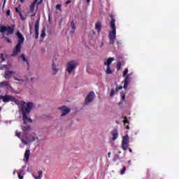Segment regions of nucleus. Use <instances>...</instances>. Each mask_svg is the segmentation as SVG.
<instances>
[{"mask_svg":"<svg viewBox=\"0 0 179 179\" xmlns=\"http://www.w3.org/2000/svg\"><path fill=\"white\" fill-rule=\"evenodd\" d=\"M41 38H44V37H45V29H43L41 31Z\"/></svg>","mask_w":179,"mask_h":179,"instance_id":"nucleus-29","label":"nucleus"},{"mask_svg":"<svg viewBox=\"0 0 179 179\" xmlns=\"http://www.w3.org/2000/svg\"><path fill=\"white\" fill-rule=\"evenodd\" d=\"M6 2V0H4V3H3V5H5V3Z\"/></svg>","mask_w":179,"mask_h":179,"instance_id":"nucleus-47","label":"nucleus"},{"mask_svg":"<svg viewBox=\"0 0 179 179\" xmlns=\"http://www.w3.org/2000/svg\"><path fill=\"white\" fill-rule=\"evenodd\" d=\"M21 133L19 131H16L15 132V136H17V138H20V139H22V138L20 137Z\"/></svg>","mask_w":179,"mask_h":179,"instance_id":"nucleus-32","label":"nucleus"},{"mask_svg":"<svg viewBox=\"0 0 179 179\" xmlns=\"http://www.w3.org/2000/svg\"><path fill=\"white\" fill-rule=\"evenodd\" d=\"M128 146H129V136L126 135L122 137V148L123 150H127V149H128Z\"/></svg>","mask_w":179,"mask_h":179,"instance_id":"nucleus-9","label":"nucleus"},{"mask_svg":"<svg viewBox=\"0 0 179 179\" xmlns=\"http://www.w3.org/2000/svg\"><path fill=\"white\" fill-rule=\"evenodd\" d=\"M115 93H117V91L115 90H111L109 93V97H114V94H115Z\"/></svg>","mask_w":179,"mask_h":179,"instance_id":"nucleus-26","label":"nucleus"},{"mask_svg":"<svg viewBox=\"0 0 179 179\" xmlns=\"http://www.w3.org/2000/svg\"><path fill=\"white\" fill-rule=\"evenodd\" d=\"M117 69H118V71H120V69L121 68V62H117Z\"/></svg>","mask_w":179,"mask_h":179,"instance_id":"nucleus-36","label":"nucleus"},{"mask_svg":"<svg viewBox=\"0 0 179 179\" xmlns=\"http://www.w3.org/2000/svg\"><path fill=\"white\" fill-rule=\"evenodd\" d=\"M1 99H2L4 103H9V101H14L15 104H19V101H17V99H16L15 97L10 95L1 96Z\"/></svg>","mask_w":179,"mask_h":179,"instance_id":"nucleus-8","label":"nucleus"},{"mask_svg":"<svg viewBox=\"0 0 179 179\" xmlns=\"http://www.w3.org/2000/svg\"><path fill=\"white\" fill-rule=\"evenodd\" d=\"M66 5H69V3H71V0H68L67 1H66Z\"/></svg>","mask_w":179,"mask_h":179,"instance_id":"nucleus-40","label":"nucleus"},{"mask_svg":"<svg viewBox=\"0 0 179 179\" xmlns=\"http://www.w3.org/2000/svg\"><path fill=\"white\" fill-rule=\"evenodd\" d=\"M79 65V62L78 60H71L69 61L66 66V72L71 75V73H73L75 72V69L78 68Z\"/></svg>","mask_w":179,"mask_h":179,"instance_id":"nucleus-3","label":"nucleus"},{"mask_svg":"<svg viewBox=\"0 0 179 179\" xmlns=\"http://www.w3.org/2000/svg\"><path fill=\"white\" fill-rule=\"evenodd\" d=\"M36 15V13H34V15H31V16H35Z\"/></svg>","mask_w":179,"mask_h":179,"instance_id":"nucleus-49","label":"nucleus"},{"mask_svg":"<svg viewBox=\"0 0 179 179\" xmlns=\"http://www.w3.org/2000/svg\"><path fill=\"white\" fill-rule=\"evenodd\" d=\"M38 29H39V22L36 21L35 23V38H38Z\"/></svg>","mask_w":179,"mask_h":179,"instance_id":"nucleus-19","label":"nucleus"},{"mask_svg":"<svg viewBox=\"0 0 179 179\" xmlns=\"http://www.w3.org/2000/svg\"><path fill=\"white\" fill-rule=\"evenodd\" d=\"M71 33H75V30L76 27H75V24H73V22L71 23Z\"/></svg>","mask_w":179,"mask_h":179,"instance_id":"nucleus-27","label":"nucleus"},{"mask_svg":"<svg viewBox=\"0 0 179 179\" xmlns=\"http://www.w3.org/2000/svg\"><path fill=\"white\" fill-rule=\"evenodd\" d=\"M20 58L22 59V60L23 61V62H24V64H29V62L27 61V59L26 58V56H24V55H22L20 56Z\"/></svg>","mask_w":179,"mask_h":179,"instance_id":"nucleus-25","label":"nucleus"},{"mask_svg":"<svg viewBox=\"0 0 179 179\" xmlns=\"http://www.w3.org/2000/svg\"><path fill=\"white\" fill-rule=\"evenodd\" d=\"M124 83V89H128V85H129V75L126 76Z\"/></svg>","mask_w":179,"mask_h":179,"instance_id":"nucleus-20","label":"nucleus"},{"mask_svg":"<svg viewBox=\"0 0 179 179\" xmlns=\"http://www.w3.org/2000/svg\"><path fill=\"white\" fill-rule=\"evenodd\" d=\"M18 104L21 106V111L22 113V120L24 122V124H29L30 122H33V120H31V118L29 117V114H30V112L31 110H34V107H36V105H34V103L33 102H24L23 101H18Z\"/></svg>","mask_w":179,"mask_h":179,"instance_id":"nucleus-1","label":"nucleus"},{"mask_svg":"<svg viewBox=\"0 0 179 179\" xmlns=\"http://www.w3.org/2000/svg\"><path fill=\"white\" fill-rule=\"evenodd\" d=\"M13 28L10 27H5L1 26L0 27V33H6L7 35L13 34Z\"/></svg>","mask_w":179,"mask_h":179,"instance_id":"nucleus-10","label":"nucleus"},{"mask_svg":"<svg viewBox=\"0 0 179 179\" xmlns=\"http://www.w3.org/2000/svg\"><path fill=\"white\" fill-rule=\"evenodd\" d=\"M13 174H16V171H14V172H13Z\"/></svg>","mask_w":179,"mask_h":179,"instance_id":"nucleus-51","label":"nucleus"},{"mask_svg":"<svg viewBox=\"0 0 179 179\" xmlns=\"http://www.w3.org/2000/svg\"><path fill=\"white\" fill-rule=\"evenodd\" d=\"M1 89H6V90H10V92H12V93H15V89L12 87V85H10L9 81L7 80H3L0 82V90Z\"/></svg>","mask_w":179,"mask_h":179,"instance_id":"nucleus-6","label":"nucleus"},{"mask_svg":"<svg viewBox=\"0 0 179 179\" xmlns=\"http://www.w3.org/2000/svg\"><path fill=\"white\" fill-rule=\"evenodd\" d=\"M94 99V92H90L87 97L85 98V103L86 104H89V103H92L93 100Z\"/></svg>","mask_w":179,"mask_h":179,"instance_id":"nucleus-13","label":"nucleus"},{"mask_svg":"<svg viewBox=\"0 0 179 179\" xmlns=\"http://www.w3.org/2000/svg\"><path fill=\"white\" fill-rule=\"evenodd\" d=\"M5 61V58L3 57V55L1 54L0 55V62H3Z\"/></svg>","mask_w":179,"mask_h":179,"instance_id":"nucleus-31","label":"nucleus"},{"mask_svg":"<svg viewBox=\"0 0 179 179\" xmlns=\"http://www.w3.org/2000/svg\"><path fill=\"white\" fill-rule=\"evenodd\" d=\"M114 60H115L114 57H110L104 62V64H103L104 69L107 75H111V73H113L114 72L113 71V70H111V67H110V65L113 63V61Z\"/></svg>","mask_w":179,"mask_h":179,"instance_id":"nucleus-5","label":"nucleus"},{"mask_svg":"<svg viewBox=\"0 0 179 179\" xmlns=\"http://www.w3.org/2000/svg\"><path fill=\"white\" fill-rule=\"evenodd\" d=\"M62 7V5H61V4L56 5L57 10H59V12H61L62 10V8H61Z\"/></svg>","mask_w":179,"mask_h":179,"instance_id":"nucleus-28","label":"nucleus"},{"mask_svg":"<svg viewBox=\"0 0 179 179\" xmlns=\"http://www.w3.org/2000/svg\"><path fill=\"white\" fill-rule=\"evenodd\" d=\"M29 138V141H31V143L32 142H34V141H38V136H37V134L34 132H31L30 134L28 135Z\"/></svg>","mask_w":179,"mask_h":179,"instance_id":"nucleus-14","label":"nucleus"},{"mask_svg":"<svg viewBox=\"0 0 179 179\" xmlns=\"http://www.w3.org/2000/svg\"><path fill=\"white\" fill-rule=\"evenodd\" d=\"M0 99H1V96H0Z\"/></svg>","mask_w":179,"mask_h":179,"instance_id":"nucleus-53","label":"nucleus"},{"mask_svg":"<svg viewBox=\"0 0 179 179\" xmlns=\"http://www.w3.org/2000/svg\"><path fill=\"white\" fill-rule=\"evenodd\" d=\"M128 73V69H126L123 72V76H125Z\"/></svg>","mask_w":179,"mask_h":179,"instance_id":"nucleus-37","label":"nucleus"},{"mask_svg":"<svg viewBox=\"0 0 179 179\" xmlns=\"http://www.w3.org/2000/svg\"><path fill=\"white\" fill-rule=\"evenodd\" d=\"M29 141L30 138L29 137V135L21 138L22 143H23V145H30L31 141Z\"/></svg>","mask_w":179,"mask_h":179,"instance_id":"nucleus-16","label":"nucleus"},{"mask_svg":"<svg viewBox=\"0 0 179 179\" xmlns=\"http://www.w3.org/2000/svg\"><path fill=\"white\" fill-rule=\"evenodd\" d=\"M112 17V20L110 21V27L112 30L109 33V39L111 43V44H114V42L115 41V34H116V28H115V20Z\"/></svg>","mask_w":179,"mask_h":179,"instance_id":"nucleus-4","label":"nucleus"},{"mask_svg":"<svg viewBox=\"0 0 179 179\" xmlns=\"http://www.w3.org/2000/svg\"><path fill=\"white\" fill-rule=\"evenodd\" d=\"M16 36L17 37V44L14 48L11 57H17V55L22 52V45H23V43H24V37L20 32L17 31Z\"/></svg>","mask_w":179,"mask_h":179,"instance_id":"nucleus-2","label":"nucleus"},{"mask_svg":"<svg viewBox=\"0 0 179 179\" xmlns=\"http://www.w3.org/2000/svg\"><path fill=\"white\" fill-rule=\"evenodd\" d=\"M129 152H132V150L131 148L129 149Z\"/></svg>","mask_w":179,"mask_h":179,"instance_id":"nucleus-46","label":"nucleus"},{"mask_svg":"<svg viewBox=\"0 0 179 179\" xmlns=\"http://www.w3.org/2000/svg\"><path fill=\"white\" fill-rule=\"evenodd\" d=\"M18 11V10H17V8H16V12H17Z\"/></svg>","mask_w":179,"mask_h":179,"instance_id":"nucleus-52","label":"nucleus"},{"mask_svg":"<svg viewBox=\"0 0 179 179\" xmlns=\"http://www.w3.org/2000/svg\"><path fill=\"white\" fill-rule=\"evenodd\" d=\"M52 69L53 71V75H57L58 72L59 71V69L58 68V66H57V64H55V61H52Z\"/></svg>","mask_w":179,"mask_h":179,"instance_id":"nucleus-15","label":"nucleus"},{"mask_svg":"<svg viewBox=\"0 0 179 179\" xmlns=\"http://www.w3.org/2000/svg\"><path fill=\"white\" fill-rule=\"evenodd\" d=\"M6 40L7 43H12V41H10V39L8 38H6Z\"/></svg>","mask_w":179,"mask_h":179,"instance_id":"nucleus-39","label":"nucleus"},{"mask_svg":"<svg viewBox=\"0 0 179 179\" xmlns=\"http://www.w3.org/2000/svg\"><path fill=\"white\" fill-rule=\"evenodd\" d=\"M7 15H10V10L7 11Z\"/></svg>","mask_w":179,"mask_h":179,"instance_id":"nucleus-44","label":"nucleus"},{"mask_svg":"<svg viewBox=\"0 0 179 179\" xmlns=\"http://www.w3.org/2000/svg\"><path fill=\"white\" fill-rule=\"evenodd\" d=\"M110 156H111V152H108V157H110Z\"/></svg>","mask_w":179,"mask_h":179,"instance_id":"nucleus-43","label":"nucleus"},{"mask_svg":"<svg viewBox=\"0 0 179 179\" xmlns=\"http://www.w3.org/2000/svg\"><path fill=\"white\" fill-rule=\"evenodd\" d=\"M6 69V65L5 64H0V69Z\"/></svg>","mask_w":179,"mask_h":179,"instance_id":"nucleus-35","label":"nucleus"},{"mask_svg":"<svg viewBox=\"0 0 179 179\" xmlns=\"http://www.w3.org/2000/svg\"><path fill=\"white\" fill-rule=\"evenodd\" d=\"M29 157H30V151L29 150H27L24 154V162H25V163H27V162H29Z\"/></svg>","mask_w":179,"mask_h":179,"instance_id":"nucleus-18","label":"nucleus"},{"mask_svg":"<svg viewBox=\"0 0 179 179\" xmlns=\"http://www.w3.org/2000/svg\"><path fill=\"white\" fill-rule=\"evenodd\" d=\"M20 2L23 3V0H20Z\"/></svg>","mask_w":179,"mask_h":179,"instance_id":"nucleus-50","label":"nucleus"},{"mask_svg":"<svg viewBox=\"0 0 179 179\" xmlns=\"http://www.w3.org/2000/svg\"><path fill=\"white\" fill-rule=\"evenodd\" d=\"M20 174V175H22V174H23V170H21L20 172H18V174Z\"/></svg>","mask_w":179,"mask_h":179,"instance_id":"nucleus-41","label":"nucleus"},{"mask_svg":"<svg viewBox=\"0 0 179 179\" xmlns=\"http://www.w3.org/2000/svg\"><path fill=\"white\" fill-rule=\"evenodd\" d=\"M22 129L24 132H30V131H31V127L29 125L22 126Z\"/></svg>","mask_w":179,"mask_h":179,"instance_id":"nucleus-23","label":"nucleus"},{"mask_svg":"<svg viewBox=\"0 0 179 179\" xmlns=\"http://www.w3.org/2000/svg\"><path fill=\"white\" fill-rule=\"evenodd\" d=\"M120 96H121V98H122L123 100H125V93H124V92H121V93H120Z\"/></svg>","mask_w":179,"mask_h":179,"instance_id":"nucleus-34","label":"nucleus"},{"mask_svg":"<svg viewBox=\"0 0 179 179\" xmlns=\"http://www.w3.org/2000/svg\"><path fill=\"white\" fill-rule=\"evenodd\" d=\"M125 171H127V168L123 167L122 170L120 171L121 176H124V174H125Z\"/></svg>","mask_w":179,"mask_h":179,"instance_id":"nucleus-30","label":"nucleus"},{"mask_svg":"<svg viewBox=\"0 0 179 179\" xmlns=\"http://www.w3.org/2000/svg\"><path fill=\"white\" fill-rule=\"evenodd\" d=\"M13 73H15V71H5L3 77L5 78V79L9 80L10 79Z\"/></svg>","mask_w":179,"mask_h":179,"instance_id":"nucleus-17","label":"nucleus"},{"mask_svg":"<svg viewBox=\"0 0 179 179\" xmlns=\"http://www.w3.org/2000/svg\"><path fill=\"white\" fill-rule=\"evenodd\" d=\"M18 178L19 179H23V176L20 175V173H18Z\"/></svg>","mask_w":179,"mask_h":179,"instance_id":"nucleus-38","label":"nucleus"},{"mask_svg":"<svg viewBox=\"0 0 179 179\" xmlns=\"http://www.w3.org/2000/svg\"><path fill=\"white\" fill-rule=\"evenodd\" d=\"M118 139V131L113 130L112 132V141H116Z\"/></svg>","mask_w":179,"mask_h":179,"instance_id":"nucleus-21","label":"nucleus"},{"mask_svg":"<svg viewBox=\"0 0 179 179\" xmlns=\"http://www.w3.org/2000/svg\"><path fill=\"white\" fill-rule=\"evenodd\" d=\"M32 176L35 179H41L43 178V172L38 171L36 175L32 174Z\"/></svg>","mask_w":179,"mask_h":179,"instance_id":"nucleus-22","label":"nucleus"},{"mask_svg":"<svg viewBox=\"0 0 179 179\" xmlns=\"http://www.w3.org/2000/svg\"><path fill=\"white\" fill-rule=\"evenodd\" d=\"M87 3H90V0H87Z\"/></svg>","mask_w":179,"mask_h":179,"instance_id":"nucleus-45","label":"nucleus"},{"mask_svg":"<svg viewBox=\"0 0 179 179\" xmlns=\"http://www.w3.org/2000/svg\"><path fill=\"white\" fill-rule=\"evenodd\" d=\"M41 2H43V0H35L34 3L30 6L29 12L33 13L34 10H37V9H38V4L41 3Z\"/></svg>","mask_w":179,"mask_h":179,"instance_id":"nucleus-11","label":"nucleus"},{"mask_svg":"<svg viewBox=\"0 0 179 179\" xmlns=\"http://www.w3.org/2000/svg\"><path fill=\"white\" fill-rule=\"evenodd\" d=\"M127 129H129V127L127 126Z\"/></svg>","mask_w":179,"mask_h":179,"instance_id":"nucleus-48","label":"nucleus"},{"mask_svg":"<svg viewBox=\"0 0 179 179\" xmlns=\"http://www.w3.org/2000/svg\"><path fill=\"white\" fill-rule=\"evenodd\" d=\"M95 29L96 30H97V31H100V30H101V23L100 22H96V24H95Z\"/></svg>","mask_w":179,"mask_h":179,"instance_id":"nucleus-24","label":"nucleus"},{"mask_svg":"<svg viewBox=\"0 0 179 179\" xmlns=\"http://www.w3.org/2000/svg\"><path fill=\"white\" fill-rule=\"evenodd\" d=\"M13 79L15 81V83H19L20 85H23L29 82V78L25 76H14Z\"/></svg>","mask_w":179,"mask_h":179,"instance_id":"nucleus-7","label":"nucleus"},{"mask_svg":"<svg viewBox=\"0 0 179 179\" xmlns=\"http://www.w3.org/2000/svg\"><path fill=\"white\" fill-rule=\"evenodd\" d=\"M122 89V86H121V85L120 86H117L115 90H116L117 92H118Z\"/></svg>","mask_w":179,"mask_h":179,"instance_id":"nucleus-33","label":"nucleus"},{"mask_svg":"<svg viewBox=\"0 0 179 179\" xmlns=\"http://www.w3.org/2000/svg\"><path fill=\"white\" fill-rule=\"evenodd\" d=\"M123 122H124V124H127L128 121H127V120H124L123 121Z\"/></svg>","mask_w":179,"mask_h":179,"instance_id":"nucleus-42","label":"nucleus"},{"mask_svg":"<svg viewBox=\"0 0 179 179\" xmlns=\"http://www.w3.org/2000/svg\"><path fill=\"white\" fill-rule=\"evenodd\" d=\"M59 110L62 113V117L66 115V114H69L71 112V109L67 106H62L59 108Z\"/></svg>","mask_w":179,"mask_h":179,"instance_id":"nucleus-12","label":"nucleus"}]
</instances>
